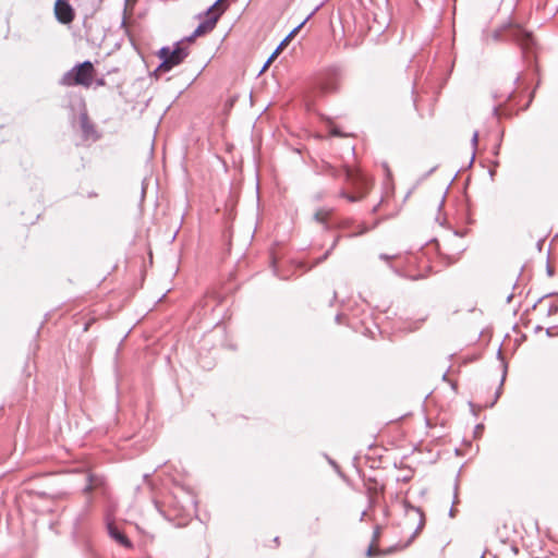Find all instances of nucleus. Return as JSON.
<instances>
[{
	"label": "nucleus",
	"mask_w": 558,
	"mask_h": 558,
	"mask_svg": "<svg viewBox=\"0 0 558 558\" xmlns=\"http://www.w3.org/2000/svg\"><path fill=\"white\" fill-rule=\"evenodd\" d=\"M275 542H276L277 544H279V538H278V537H275Z\"/></svg>",
	"instance_id": "nucleus-19"
},
{
	"label": "nucleus",
	"mask_w": 558,
	"mask_h": 558,
	"mask_svg": "<svg viewBox=\"0 0 558 558\" xmlns=\"http://www.w3.org/2000/svg\"><path fill=\"white\" fill-rule=\"evenodd\" d=\"M54 14L57 20L62 24H70L75 17L73 8L65 0L56 1Z\"/></svg>",
	"instance_id": "nucleus-6"
},
{
	"label": "nucleus",
	"mask_w": 558,
	"mask_h": 558,
	"mask_svg": "<svg viewBox=\"0 0 558 558\" xmlns=\"http://www.w3.org/2000/svg\"><path fill=\"white\" fill-rule=\"evenodd\" d=\"M329 128V133L331 136H341V137H349V136H354V134H351V133H344L342 131H340V129L336 125H328Z\"/></svg>",
	"instance_id": "nucleus-10"
},
{
	"label": "nucleus",
	"mask_w": 558,
	"mask_h": 558,
	"mask_svg": "<svg viewBox=\"0 0 558 558\" xmlns=\"http://www.w3.org/2000/svg\"><path fill=\"white\" fill-rule=\"evenodd\" d=\"M286 46V44H282V41L280 43V45L277 47V49L274 51V53L269 57V59L266 61L263 70H265L271 62L272 60L279 54V52L281 51V49Z\"/></svg>",
	"instance_id": "nucleus-13"
},
{
	"label": "nucleus",
	"mask_w": 558,
	"mask_h": 558,
	"mask_svg": "<svg viewBox=\"0 0 558 558\" xmlns=\"http://www.w3.org/2000/svg\"><path fill=\"white\" fill-rule=\"evenodd\" d=\"M94 74L95 69L93 63L90 61H85L64 73L60 83L64 86L81 85L89 87L93 83Z\"/></svg>",
	"instance_id": "nucleus-4"
},
{
	"label": "nucleus",
	"mask_w": 558,
	"mask_h": 558,
	"mask_svg": "<svg viewBox=\"0 0 558 558\" xmlns=\"http://www.w3.org/2000/svg\"><path fill=\"white\" fill-rule=\"evenodd\" d=\"M478 136H480L478 132H477V131H475V132L473 133L472 140H478Z\"/></svg>",
	"instance_id": "nucleus-16"
},
{
	"label": "nucleus",
	"mask_w": 558,
	"mask_h": 558,
	"mask_svg": "<svg viewBox=\"0 0 558 558\" xmlns=\"http://www.w3.org/2000/svg\"><path fill=\"white\" fill-rule=\"evenodd\" d=\"M380 554L381 551L378 549L376 541H374L367 549V557L373 558L375 556H379Z\"/></svg>",
	"instance_id": "nucleus-12"
},
{
	"label": "nucleus",
	"mask_w": 558,
	"mask_h": 558,
	"mask_svg": "<svg viewBox=\"0 0 558 558\" xmlns=\"http://www.w3.org/2000/svg\"><path fill=\"white\" fill-rule=\"evenodd\" d=\"M96 322L95 317H90L87 323L84 325L83 331L87 332L90 328V326Z\"/></svg>",
	"instance_id": "nucleus-15"
},
{
	"label": "nucleus",
	"mask_w": 558,
	"mask_h": 558,
	"mask_svg": "<svg viewBox=\"0 0 558 558\" xmlns=\"http://www.w3.org/2000/svg\"><path fill=\"white\" fill-rule=\"evenodd\" d=\"M109 533L113 539L124 547H131V542L126 535L121 532L117 526L109 525Z\"/></svg>",
	"instance_id": "nucleus-7"
},
{
	"label": "nucleus",
	"mask_w": 558,
	"mask_h": 558,
	"mask_svg": "<svg viewBox=\"0 0 558 558\" xmlns=\"http://www.w3.org/2000/svg\"><path fill=\"white\" fill-rule=\"evenodd\" d=\"M222 2H223V0H217L207 10L206 14L208 15V19L206 21H204L203 23H201L191 36L184 38V40L187 44L192 43L196 37L202 36V35L214 29L217 21L219 20L220 15L225 11V7H223Z\"/></svg>",
	"instance_id": "nucleus-5"
},
{
	"label": "nucleus",
	"mask_w": 558,
	"mask_h": 558,
	"mask_svg": "<svg viewBox=\"0 0 558 558\" xmlns=\"http://www.w3.org/2000/svg\"><path fill=\"white\" fill-rule=\"evenodd\" d=\"M494 114L495 117L498 119L500 117H506V116H510L511 114V110L509 109V107L507 105H504V104H499L498 106H496L494 108Z\"/></svg>",
	"instance_id": "nucleus-9"
},
{
	"label": "nucleus",
	"mask_w": 558,
	"mask_h": 558,
	"mask_svg": "<svg viewBox=\"0 0 558 558\" xmlns=\"http://www.w3.org/2000/svg\"><path fill=\"white\" fill-rule=\"evenodd\" d=\"M328 92L336 90V87H325Z\"/></svg>",
	"instance_id": "nucleus-18"
},
{
	"label": "nucleus",
	"mask_w": 558,
	"mask_h": 558,
	"mask_svg": "<svg viewBox=\"0 0 558 558\" xmlns=\"http://www.w3.org/2000/svg\"><path fill=\"white\" fill-rule=\"evenodd\" d=\"M492 37L495 41L501 40L504 37L515 41L522 49L525 58H530V53L533 52L535 46L534 38L531 33L521 28V26L509 23L499 29H495L492 33Z\"/></svg>",
	"instance_id": "nucleus-2"
},
{
	"label": "nucleus",
	"mask_w": 558,
	"mask_h": 558,
	"mask_svg": "<svg viewBox=\"0 0 558 558\" xmlns=\"http://www.w3.org/2000/svg\"><path fill=\"white\" fill-rule=\"evenodd\" d=\"M344 171L348 187L340 192V196L351 203L363 199L372 189L371 180L359 169L347 167Z\"/></svg>",
	"instance_id": "nucleus-1"
},
{
	"label": "nucleus",
	"mask_w": 558,
	"mask_h": 558,
	"mask_svg": "<svg viewBox=\"0 0 558 558\" xmlns=\"http://www.w3.org/2000/svg\"><path fill=\"white\" fill-rule=\"evenodd\" d=\"M367 492L369 494V498L374 500L379 494L384 492V486L379 485L374 480H368L366 482Z\"/></svg>",
	"instance_id": "nucleus-8"
},
{
	"label": "nucleus",
	"mask_w": 558,
	"mask_h": 558,
	"mask_svg": "<svg viewBox=\"0 0 558 558\" xmlns=\"http://www.w3.org/2000/svg\"><path fill=\"white\" fill-rule=\"evenodd\" d=\"M308 20V17L306 20H304L300 25H298L296 27H294L290 34L288 35V37L290 39H292L296 34L302 28V26L306 23V21Z\"/></svg>",
	"instance_id": "nucleus-14"
},
{
	"label": "nucleus",
	"mask_w": 558,
	"mask_h": 558,
	"mask_svg": "<svg viewBox=\"0 0 558 558\" xmlns=\"http://www.w3.org/2000/svg\"><path fill=\"white\" fill-rule=\"evenodd\" d=\"M330 216H331V211L326 210V209H320L315 214L316 220H318L320 222H326Z\"/></svg>",
	"instance_id": "nucleus-11"
},
{
	"label": "nucleus",
	"mask_w": 558,
	"mask_h": 558,
	"mask_svg": "<svg viewBox=\"0 0 558 558\" xmlns=\"http://www.w3.org/2000/svg\"><path fill=\"white\" fill-rule=\"evenodd\" d=\"M157 56L161 60L157 71L161 73L169 72L174 66L182 63L183 60L189 56L187 43L182 39L178 41L173 48L162 47L158 51Z\"/></svg>",
	"instance_id": "nucleus-3"
},
{
	"label": "nucleus",
	"mask_w": 558,
	"mask_h": 558,
	"mask_svg": "<svg viewBox=\"0 0 558 558\" xmlns=\"http://www.w3.org/2000/svg\"><path fill=\"white\" fill-rule=\"evenodd\" d=\"M291 39L287 36L283 40H282V44H288Z\"/></svg>",
	"instance_id": "nucleus-17"
}]
</instances>
